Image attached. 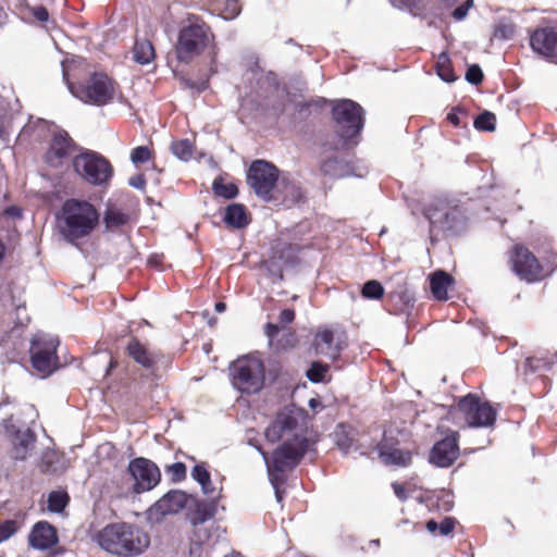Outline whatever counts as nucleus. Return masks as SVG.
Wrapping results in <instances>:
<instances>
[{
    "instance_id": "nucleus-14",
    "label": "nucleus",
    "mask_w": 557,
    "mask_h": 557,
    "mask_svg": "<svg viewBox=\"0 0 557 557\" xmlns=\"http://www.w3.org/2000/svg\"><path fill=\"white\" fill-rule=\"evenodd\" d=\"M510 261L513 271L522 280L534 282L543 277L541 264L528 248L516 245L512 249Z\"/></svg>"
},
{
    "instance_id": "nucleus-58",
    "label": "nucleus",
    "mask_w": 557,
    "mask_h": 557,
    "mask_svg": "<svg viewBox=\"0 0 557 557\" xmlns=\"http://www.w3.org/2000/svg\"><path fill=\"white\" fill-rule=\"evenodd\" d=\"M226 306L224 302H216L215 304V311L223 312L225 310Z\"/></svg>"
},
{
    "instance_id": "nucleus-2",
    "label": "nucleus",
    "mask_w": 557,
    "mask_h": 557,
    "mask_svg": "<svg viewBox=\"0 0 557 557\" xmlns=\"http://www.w3.org/2000/svg\"><path fill=\"white\" fill-rule=\"evenodd\" d=\"M282 374V366L276 360L265 363L258 354L238 357L230 366L232 385L238 392L247 395L257 394L267 382H275Z\"/></svg>"
},
{
    "instance_id": "nucleus-56",
    "label": "nucleus",
    "mask_w": 557,
    "mask_h": 557,
    "mask_svg": "<svg viewBox=\"0 0 557 557\" xmlns=\"http://www.w3.org/2000/svg\"><path fill=\"white\" fill-rule=\"evenodd\" d=\"M426 530L430 532V533H434L435 531L438 530V524L436 523V521L434 520H429L426 522Z\"/></svg>"
},
{
    "instance_id": "nucleus-35",
    "label": "nucleus",
    "mask_w": 557,
    "mask_h": 557,
    "mask_svg": "<svg viewBox=\"0 0 557 557\" xmlns=\"http://www.w3.org/2000/svg\"><path fill=\"white\" fill-rule=\"evenodd\" d=\"M172 152L181 160L187 161L193 156V145L188 139L176 140L171 146Z\"/></svg>"
},
{
    "instance_id": "nucleus-26",
    "label": "nucleus",
    "mask_w": 557,
    "mask_h": 557,
    "mask_svg": "<svg viewBox=\"0 0 557 557\" xmlns=\"http://www.w3.org/2000/svg\"><path fill=\"white\" fill-rule=\"evenodd\" d=\"M134 59L140 64H148L154 59V48L149 40H137L134 46Z\"/></svg>"
},
{
    "instance_id": "nucleus-22",
    "label": "nucleus",
    "mask_w": 557,
    "mask_h": 557,
    "mask_svg": "<svg viewBox=\"0 0 557 557\" xmlns=\"http://www.w3.org/2000/svg\"><path fill=\"white\" fill-rule=\"evenodd\" d=\"M126 352L137 364L145 369H152L159 361L160 356L147 344L137 337H132L126 345Z\"/></svg>"
},
{
    "instance_id": "nucleus-9",
    "label": "nucleus",
    "mask_w": 557,
    "mask_h": 557,
    "mask_svg": "<svg viewBox=\"0 0 557 557\" xmlns=\"http://www.w3.org/2000/svg\"><path fill=\"white\" fill-rule=\"evenodd\" d=\"M58 346L59 339L55 336L38 333L33 337L30 361L40 376H49L58 369Z\"/></svg>"
},
{
    "instance_id": "nucleus-30",
    "label": "nucleus",
    "mask_w": 557,
    "mask_h": 557,
    "mask_svg": "<svg viewBox=\"0 0 557 557\" xmlns=\"http://www.w3.org/2000/svg\"><path fill=\"white\" fill-rule=\"evenodd\" d=\"M321 170L324 174L333 177H342L348 174L346 164L338 159H329L322 163Z\"/></svg>"
},
{
    "instance_id": "nucleus-27",
    "label": "nucleus",
    "mask_w": 557,
    "mask_h": 557,
    "mask_svg": "<svg viewBox=\"0 0 557 557\" xmlns=\"http://www.w3.org/2000/svg\"><path fill=\"white\" fill-rule=\"evenodd\" d=\"M214 516V506L195 502V510L189 519L194 527L205 523Z\"/></svg>"
},
{
    "instance_id": "nucleus-17",
    "label": "nucleus",
    "mask_w": 557,
    "mask_h": 557,
    "mask_svg": "<svg viewBox=\"0 0 557 557\" xmlns=\"http://www.w3.org/2000/svg\"><path fill=\"white\" fill-rule=\"evenodd\" d=\"M194 499L183 491L173 490L156 502L148 510L150 520L160 521L166 515H175Z\"/></svg>"
},
{
    "instance_id": "nucleus-38",
    "label": "nucleus",
    "mask_w": 557,
    "mask_h": 557,
    "mask_svg": "<svg viewBox=\"0 0 557 557\" xmlns=\"http://www.w3.org/2000/svg\"><path fill=\"white\" fill-rule=\"evenodd\" d=\"M329 372V366L314 361L307 371V377L313 383H320L325 380V375Z\"/></svg>"
},
{
    "instance_id": "nucleus-49",
    "label": "nucleus",
    "mask_w": 557,
    "mask_h": 557,
    "mask_svg": "<svg viewBox=\"0 0 557 557\" xmlns=\"http://www.w3.org/2000/svg\"><path fill=\"white\" fill-rule=\"evenodd\" d=\"M295 319V311L293 309H284L280 313V322L283 324H289Z\"/></svg>"
},
{
    "instance_id": "nucleus-55",
    "label": "nucleus",
    "mask_w": 557,
    "mask_h": 557,
    "mask_svg": "<svg viewBox=\"0 0 557 557\" xmlns=\"http://www.w3.org/2000/svg\"><path fill=\"white\" fill-rule=\"evenodd\" d=\"M447 120L454 124L455 126H458L460 124V120L458 116V113L456 111H451L447 114Z\"/></svg>"
},
{
    "instance_id": "nucleus-54",
    "label": "nucleus",
    "mask_w": 557,
    "mask_h": 557,
    "mask_svg": "<svg viewBox=\"0 0 557 557\" xmlns=\"http://www.w3.org/2000/svg\"><path fill=\"white\" fill-rule=\"evenodd\" d=\"M5 214L13 216V218H20L22 215L21 209L17 207H10L5 209Z\"/></svg>"
},
{
    "instance_id": "nucleus-57",
    "label": "nucleus",
    "mask_w": 557,
    "mask_h": 557,
    "mask_svg": "<svg viewBox=\"0 0 557 557\" xmlns=\"http://www.w3.org/2000/svg\"><path fill=\"white\" fill-rule=\"evenodd\" d=\"M309 407L313 410H317L318 408H321V401L317 398H311L309 400Z\"/></svg>"
},
{
    "instance_id": "nucleus-12",
    "label": "nucleus",
    "mask_w": 557,
    "mask_h": 557,
    "mask_svg": "<svg viewBox=\"0 0 557 557\" xmlns=\"http://www.w3.org/2000/svg\"><path fill=\"white\" fill-rule=\"evenodd\" d=\"M277 180V169L263 160L252 162L247 175V182L250 187L264 200H270L272 198L271 193Z\"/></svg>"
},
{
    "instance_id": "nucleus-53",
    "label": "nucleus",
    "mask_w": 557,
    "mask_h": 557,
    "mask_svg": "<svg viewBox=\"0 0 557 557\" xmlns=\"http://www.w3.org/2000/svg\"><path fill=\"white\" fill-rule=\"evenodd\" d=\"M129 184L135 188L141 189L145 186V180L141 175H138L136 177L131 178Z\"/></svg>"
},
{
    "instance_id": "nucleus-50",
    "label": "nucleus",
    "mask_w": 557,
    "mask_h": 557,
    "mask_svg": "<svg viewBox=\"0 0 557 557\" xmlns=\"http://www.w3.org/2000/svg\"><path fill=\"white\" fill-rule=\"evenodd\" d=\"M264 264L272 275L276 276L278 280L283 278L282 269L280 267H276L272 261H267Z\"/></svg>"
},
{
    "instance_id": "nucleus-41",
    "label": "nucleus",
    "mask_w": 557,
    "mask_h": 557,
    "mask_svg": "<svg viewBox=\"0 0 557 557\" xmlns=\"http://www.w3.org/2000/svg\"><path fill=\"white\" fill-rule=\"evenodd\" d=\"M17 531V524L14 520H7L0 523V543L10 539Z\"/></svg>"
},
{
    "instance_id": "nucleus-34",
    "label": "nucleus",
    "mask_w": 557,
    "mask_h": 557,
    "mask_svg": "<svg viewBox=\"0 0 557 557\" xmlns=\"http://www.w3.org/2000/svg\"><path fill=\"white\" fill-rule=\"evenodd\" d=\"M436 71L438 76L447 83L454 82L456 79L450 65V61L445 53H442L440 55L438 61L436 63Z\"/></svg>"
},
{
    "instance_id": "nucleus-21",
    "label": "nucleus",
    "mask_w": 557,
    "mask_h": 557,
    "mask_svg": "<svg viewBox=\"0 0 557 557\" xmlns=\"http://www.w3.org/2000/svg\"><path fill=\"white\" fill-rule=\"evenodd\" d=\"M379 457L384 465L398 467L408 466L412 459L409 450L399 448L386 434L379 445Z\"/></svg>"
},
{
    "instance_id": "nucleus-3",
    "label": "nucleus",
    "mask_w": 557,
    "mask_h": 557,
    "mask_svg": "<svg viewBox=\"0 0 557 557\" xmlns=\"http://www.w3.org/2000/svg\"><path fill=\"white\" fill-rule=\"evenodd\" d=\"M95 540L103 550L119 557H137L150 546V535L139 527L126 522L106 525L98 531Z\"/></svg>"
},
{
    "instance_id": "nucleus-5",
    "label": "nucleus",
    "mask_w": 557,
    "mask_h": 557,
    "mask_svg": "<svg viewBox=\"0 0 557 557\" xmlns=\"http://www.w3.org/2000/svg\"><path fill=\"white\" fill-rule=\"evenodd\" d=\"M447 419L461 428H486L494 424L496 410L478 396L468 394L450 409Z\"/></svg>"
},
{
    "instance_id": "nucleus-47",
    "label": "nucleus",
    "mask_w": 557,
    "mask_h": 557,
    "mask_svg": "<svg viewBox=\"0 0 557 557\" xmlns=\"http://www.w3.org/2000/svg\"><path fill=\"white\" fill-rule=\"evenodd\" d=\"M264 332L267 337L269 338L270 344L272 345L275 336L280 332V326L273 323H268L264 327Z\"/></svg>"
},
{
    "instance_id": "nucleus-43",
    "label": "nucleus",
    "mask_w": 557,
    "mask_h": 557,
    "mask_svg": "<svg viewBox=\"0 0 557 557\" xmlns=\"http://www.w3.org/2000/svg\"><path fill=\"white\" fill-rule=\"evenodd\" d=\"M466 79L471 84H479L483 79V73L479 65L473 64L468 67L466 73Z\"/></svg>"
},
{
    "instance_id": "nucleus-39",
    "label": "nucleus",
    "mask_w": 557,
    "mask_h": 557,
    "mask_svg": "<svg viewBox=\"0 0 557 557\" xmlns=\"http://www.w3.org/2000/svg\"><path fill=\"white\" fill-rule=\"evenodd\" d=\"M362 296L368 299H380L384 294V288L377 281H369L362 287Z\"/></svg>"
},
{
    "instance_id": "nucleus-37",
    "label": "nucleus",
    "mask_w": 557,
    "mask_h": 557,
    "mask_svg": "<svg viewBox=\"0 0 557 557\" xmlns=\"http://www.w3.org/2000/svg\"><path fill=\"white\" fill-rule=\"evenodd\" d=\"M213 190L215 195L226 199L236 197L238 189L234 183H225L221 180H215L213 183Z\"/></svg>"
},
{
    "instance_id": "nucleus-23",
    "label": "nucleus",
    "mask_w": 557,
    "mask_h": 557,
    "mask_svg": "<svg viewBox=\"0 0 557 557\" xmlns=\"http://www.w3.org/2000/svg\"><path fill=\"white\" fill-rule=\"evenodd\" d=\"M28 543L35 549H49L58 543L57 531L47 521H39L32 529Z\"/></svg>"
},
{
    "instance_id": "nucleus-48",
    "label": "nucleus",
    "mask_w": 557,
    "mask_h": 557,
    "mask_svg": "<svg viewBox=\"0 0 557 557\" xmlns=\"http://www.w3.org/2000/svg\"><path fill=\"white\" fill-rule=\"evenodd\" d=\"M33 15L40 22H46L49 18V13L45 7H35L32 9Z\"/></svg>"
},
{
    "instance_id": "nucleus-52",
    "label": "nucleus",
    "mask_w": 557,
    "mask_h": 557,
    "mask_svg": "<svg viewBox=\"0 0 557 557\" xmlns=\"http://www.w3.org/2000/svg\"><path fill=\"white\" fill-rule=\"evenodd\" d=\"M497 32H500L504 38H510L515 29L511 25H503L498 27Z\"/></svg>"
},
{
    "instance_id": "nucleus-11",
    "label": "nucleus",
    "mask_w": 557,
    "mask_h": 557,
    "mask_svg": "<svg viewBox=\"0 0 557 557\" xmlns=\"http://www.w3.org/2000/svg\"><path fill=\"white\" fill-rule=\"evenodd\" d=\"M73 168L82 178L92 185H101L112 175L109 161L92 151H86L74 157Z\"/></svg>"
},
{
    "instance_id": "nucleus-36",
    "label": "nucleus",
    "mask_w": 557,
    "mask_h": 557,
    "mask_svg": "<svg viewBox=\"0 0 557 557\" xmlns=\"http://www.w3.org/2000/svg\"><path fill=\"white\" fill-rule=\"evenodd\" d=\"M496 116L490 111H485L474 120V127L479 131L493 132L495 129Z\"/></svg>"
},
{
    "instance_id": "nucleus-29",
    "label": "nucleus",
    "mask_w": 557,
    "mask_h": 557,
    "mask_svg": "<svg viewBox=\"0 0 557 557\" xmlns=\"http://www.w3.org/2000/svg\"><path fill=\"white\" fill-rule=\"evenodd\" d=\"M280 191L283 194V202L289 207L296 205L302 197L299 186L282 181Z\"/></svg>"
},
{
    "instance_id": "nucleus-31",
    "label": "nucleus",
    "mask_w": 557,
    "mask_h": 557,
    "mask_svg": "<svg viewBox=\"0 0 557 557\" xmlns=\"http://www.w3.org/2000/svg\"><path fill=\"white\" fill-rule=\"evenodd\" d=\"M128 216L121 210L115 208H108L104 214V223L107 228L113 230L124 225Z\"/></svg>"
},
{
    "instance_id": "nucleus-8",
    "label": "nucleus",
    "mask_w": 557,
    "mask_h": 557,
    "mask_svg": "<svg viewBox=\"0 0 557 557\" xmlns=\"http://www.w3.org/2000/svg\"><path fill=\"white\" fill-rule=\"evenodd\" d=\"M425 215L433 226L451 233H458L467 225L462 208L446 198L432 200L425 209Z\"/></svg>"
},
{
    "instance_id": "nucleus-16",
    "label": "nucleus",
    "mask_w": 557,
    "mask_h": 557,
    "mask_svg": "<svg viewBox=\"0 0 557 557\" xmlns=\"http://www.w3.org/2000/svg\"><path fill=\"white\" fill-rule=\"evenodd\" d=\"M76 150V144L65 131H55L46 153V162L52 168H60Z\"/></svg>"
},
{
    "instance_id": "nucleus-13",
    "label": "nucleus",
    "mask_w": 557,
    "mask_h": 557,
    "mask_svg": "<svg viewBox=\"0 0 557 557\" xmlns=\"http://www.w3.org/2000/svg\"><path fill=\"white\" fill-rule=\"evenodd\" d=\"M128 472L134 480L133 490L137 494L152 490L161 479L159 468L149 459L141 457L129 462Z\"/></svg>"
},
{
    "instance_id": "nucleus-44",
    "label": "nucleus",
    "mask_w": 557,
    "mask_h": 557,
    "mask_svg": "<svg viewBox=\"0 0 557 557\" xmlns=\"http://www.w3.org/2000/svg\"><path fill=\"white\" fill-rule=\"evenodd\" d=\"M525 364L530 371H537L549 366V363L542 358H528Z\"/></svg>"
},
{
    "instance_id": "nucleus-42",
    "label": "nucleus",
    "mask_w": 557,
    "mask_h": 557,
    "mask_svg": "<svg viewBox=\"0 0 557 557\" xmlns=\"http://www.w3.org/2000/svg\"><path fill=\"white\" fill-rule=\"evenodd\" d=\"M150 159V150L145 146H139L132 150L131 160L133 163H144Z\"/></svg>"
},
{
    "instance_id": "nucleus-40",
    "label": "nucleus",
    "mask_w": 557,
    "mask_h": 557,
    "mask_svg": "<svg viewBox=\"0 0 557 557\" xmlns=\"http://www.w3.org/2000/svg\"><path fill=\"white\" fill-rule=\"evenodd\" d=\"M166 471L173 481L180 482L186 478V466L183 462L170 465Z\"/></svg>"
},
{
    "instance_id": "nucleus-51",
    "label": "nucleus",
    "mask_w": 557,
    "mask_h": 557,
    "mask_svg": "<svg viewBox=\"0 0 557 557\" xmlns=\"http://www.w3.org/2000/svg\"><path fill=\"white\" fill-rule=\"evenodd\" d=\"M392 486H393V490H394L396 496L399 499H401V500L406 499V497H407L406 490L401 484L393 483Z\"/></svg>"
},
{
    "instance_id": "nucleus-60",
    "label": "nucleus",
    "mask_w": 557,
    "mask_h": 557,
    "mask_svg": "<svg viewBox=\"0 0 557 557\" xmlns=\"http://www.w3.org/2000/svg\"><path fill=\"white\" fill-rule=\"evenodd\" d=\"M369 545L377 547L380 545V541L379 540H372V541L369 542Z\"/></svg>"
},
{
    "instance_id": "nucleus-59",
    "label": "nucleus",
    "mask_w": 557,
    "mask_h": 557,
    "mask_svg": "<svg viewBox=\"0 0 557 557\" xmlns=\"http://www.w3.org/2000/svg\"><path fill=\"white\" fill-rule=\"evenodd\" d=\"M4 251H5V247H4L3 243L0 240V262L2 261V259L4 257Z\"/></svg>"
},
{
    "instance_id": "nucleus-7",
    "label": "nucleus",
    "mask_w": 557,
    "mask_h": 557,
    "mask_svg": "<svg viewBox=\"0 0 557 557\" xmlns=\"http://www.w3.org/2000/svg\"><path fill=\"white\" fill-rule=\"evenodd\" d=\"M212 35L209 27L198 18L189 21L182 27L175 47L177 59L189 62L199 55L211 42Z\"/></svg>"
},
{
    "instance_id": "nucleus-24",
    "label": "nucleus",
    "mask_w": 557,
    "mask_h": 557,
    "mask_svg": "<svg viewBox=\"0 0 557 557\" xmlns=\"http://www.w3.org/2000/svg\"><path fill=\"white\" fill-rule=\"evenodd\" d=\"M453 277L443 270L435 271L430 276L431 293L437 300H446L448 298V288L453 285Z\"/></svg>"
},
{
    "instance_id": "nucleus-25",
    "label": "nucleus",
    "mask_w": 557,
    "mask_h": 557,
    "mask_svg": "<svg viewBox=\"0 0 557 557\" xmlns=\"http://www.w3.org/2000/svg\"><path fill=\"white\" fill-rule=\"evenodd\" d=\"M224 221L230 226L243 228L248 224V215L243 205L233 203L226 208Z\"/></svg>"
},
{
    "instance_id": "nucleus-45",
    "label": "nucleus",
    "mask_w": 557,
    "mask_h": 557,
    "mask_svg": "<svg viewBox=\"0 0 557 557\" xmlns=\"http://www.w3.org/2000/svg\"><path fill=\"white\" fill-rule=\"evenodd\" d=\"M472 5H473V0H467L462 5H460L457 9H455V11L453 12V16L457 21H460V20L465 18L467 16V14H468L469 9Z\"/></svg>"
},
{
    "instance_id": "nucleus-6",
    "label": "nucleus",
    "mask_w": 557,
    "mask_h": 557,
    "mask_svg": "<svg viewBox=\"0 0 557 557\" xmlns=\"http://www.w3.org/2000/svg\"><path fill=\"white\" fill-rule=\"evenodd\" d=\"M63 77L72 95L85 103L104 106L115 97V83L103 72L90 74L84 84L70 83L65 69H63Z\"/></svg>"
},
{
    "instance_id": "nucleus-46",
    "label": "nucleus",
    "mask_w": 557,
    "mask_h": 557,
    "mask_svg": "<svg viewBox=\"0 0 557 557\" xmlns=\"http://www.w3.org/2000/svg\"><path fill=\"white\" fill-rule=\"evenodd\" d=\"M455 527V521L450 518H445L441 524H438V530L442 535H448Z\"/></svg>"
},
{
    "instance_id": "nucleus-28",
    "label": "nucleus",
    "mask_w": 557,
    "mask_h": 557,
    "mask_svg": "<svg viewBox=\"0 0 557 557\" xmlns=\"http://www.w3.org/2000/svg\"><path fill=\"white\" fill-rule=\"evenodd\" d=\"M191 478L197 481L207 495H213L215 490L212 487L210 473L203 465H196L191 470Z\"/></svg>"
},
{
    "instance_id": "nucleus-20",
    "label": "nucleus",
    "mask_w": 557,
    "mask_h": 557,
    "mask_svg": "<svg viewBox=\"0 0 557 557\" xmlns=\"http://www.w3.org/2000/svg\"><path fill=\"white\" fill-rule=\"evenodd\" d=\"M313 346L317 355L335 360L344 347L342 336L329 327H320L315 333Z\"/></svg>"
},
{
    "instance_id": "nucleus-33",
    "label": "nucleus",
    "mask_w": 557,
    "mask_h": 557,
    "mask_svg": "<svg viewBox=\"0 0 557 557\" xmlns=\"http://www.w3.org/2000/svg\"><path fill=\"white\" fill-rule=\"evenodd\" d=\"M221 15L225 20H233L240 13L239 0H218Z\"/></svg>"
},
{
    "instance_id": "nucleus-61",
    "label": "nucleus",
    "mask_w": 557,
    "mask_h": 557,
    "mask_svg": "<svg viewBox=\"0 0 557 557\" xmlns=\"http://www.w3.org/2000/svg\"><path fill=\"white\" fill-rule=\"evenodd\" d=\"M224 557H244V556L242 554H239V553L233 552V553H231V554H228V555H226Z\"/></svg>"
},
{
    "instance_id": "nucleus-32",
    "label": "nucleus",
    "mask_w": 557,
    "mask_h": 557,
    "mask_svg": "<svg viewBox=\"0 0 557 557\" xmlns=\"http://www.w3.org/2000/svg\"><path fill=\"white\" fill-rule=\"evenodd\" d=\"M69 503V495L65 492L53 491L48 496V509L51 512H62Z\"/></svg>"
},
{
    "instance_id": "nucleus-19",
    "label": "nucleus",
    "mask_w": 557,
    "mask_h": 557,
    "mask_svg": "<svg viewBox=\"0 0 557 557\" xmlns=\"http://www.w3.org/2000/svg\"><path fill=\"white\" fill-rule=\"evenodd\" d=\"M5 430L10 435L11 449L10 456L15 461H24L28 458L35 446V434L29 429H15L13 425L5 424Z\"/></svg>"
},
{
    "instance_id": "nucleus-15",
    "label": "nucleus",
    "mask_w": 557,
    "mask_h": 557,
    "mask_svg": "<svg viewBox=\"0 0 557 557\" xmlns=\"http://www.w3.org/2000/svg\"><path fill=\"white\" fill-rule=\"evenodd\" d=\"M530 47L541 58L557 64V26L534 29L530 35Z\"/></svg>"
},
{
    "instance_id": "nucleus-1",
    "label": "nucleus",
    "mask_w": 557,
    "mask_h": 557,
    "mask_svg": "<svg viewBox=\"0 0 557 557\" xmlns=\"http://www.w3.org/2000/svg\"><path fill=\"white\" fill-rule=\"evenodd\" d=\"M265 437L272 443L282 442L271 459L265 451H261L276 500L281 503L283 493L280 484L284 481V472L295 468L308 448L305 412L296 408L284 409L267 428Z\"/></svg>"
},
{
    "instance_id": "nucleus-18",
    "label": "nucleus",
    "mask_w": 557,
    "mask_h": 557,
    "mask_svg": "<svg viewBox=\"0 0 557 557\" xmlns=\"http://www.w3.org/2000/svg\"><path fill=\"white\" fill-rule=\"evenodd\" d=\"M459 456L458 432L448 431L432 448L430 460L438 467H449Z\"/></svg>"
},
{
    "instance_id": "nucleus-4",
    "label": "nucleus",
    "mask_w": 557,
    "mask_h": 557,
    "mask_svg": "<svg viewBox=\"0 0 557 557\" xmlns=\"http://www.w3.org/2000/svg\"><path fill=\"white\" fill-rule=\"evenodd\" d=\"M99 212L86 200L67 199L57 214V227L71 244L89 236L99 224Z\"/></svg>"
},
{
    "instance_id": "nucleus-10",
    "label": "nucleus",
    "mask_w": 557,
    "mask_h": 557,
    "mask_svg": "<svg viewBox=\"0 0 557 557\" xmlns=\"http://www.w3.org/2000/svg\"><path fill=\"white\" fill-rule=\"evenodd\" d=\"M338 134L344 140H349L358 135L363 126V110L355 101L343 99L332 110Z\"/></svg>"
}]
</instances>
